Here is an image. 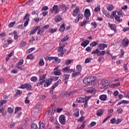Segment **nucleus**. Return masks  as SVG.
Masks as SVG:
<instances>
[{"instance_id": "f257e3e1", "label": "nucleus", "mask_w": 129, "mask_h": 129, "mask_svg": "<svg viewBox=\"0 0 129 129\" xmlns=\"http://www.w3.org/2000/svg\"><path fill=\"white\" fill-rule=\"evenodd\" d=\"M58 78L59 77H53L51 79H49L46 82H45L44 84V87H48V86L52 84V81H53V80L56 81V80H58Z\"/></svg>"}, {"instance_id": "f03ea898", "label": "nucleus", "mask_w": 129, "mask_h": 129, "mask_svg": "<svg viewBox=\"0 0 129 129\" xmlns=\"http://www.w3.org/2000/svg\"><path fill=\"white\" fill-rule=\"evenodd\" d=\"M115 16V17H114ZM110 18H112V19H113V18H115V20L117 21V22H118V23H121L122 22V19H120V17L118 15H116V11H113L112 13V14L110 16Z\"/></svg>"}, {"instance_id": "7ed1b4c3", "label": "nucleus", "mask_w": 129, "mask_h": 129, "mask_svg": "<svg viewBox=\"0 0 129 129\" xmlns=\"http://www.w3.org/2000/svg\"><path fill=\"white\" fill-rule=\"evenodd\" d=\"M48 28L49 25H46L41 28H39L37 32V35H39V36H43V35H44L43 32H45V30H47Z\"/></svg>"}, {"instance_id": "20e7f679", "label": "nucleus", "mask_w": 129, "mask_h": 129, "mask_svg": "<svg viewBox=\"0 0 129 129\" xmlns=\"http://www.w3.org/2000/svg\"><path fill=\"white\" fill-rule=\"evenodd\" d=\"M30 17V15L29 14H27L24 18L23 20L25 21L24 24V27H26L27 25H29V22L30 21V18H29Z\"/></svg>"}, {"instance_id": "39448f33", "label": "nucleus", "mask_w": 129, "mask_h": 129, "mask_svg": "<svg viewBox=\"0 0 129 129\" xmlns=\"http://www.w3.org/2000/svg\"><path fill=\"white\" fill-rule=\"evenodd\" d=\"M19 88H22V89H25V88H27V90H31L32 88V86L31 84L29 83L25 84L24 85H22Z\"/></svg>"}, {"instance_id": "423d86ee", "label": "nucleus", "mask_w": 129, "mask_h": 129, "mask_svg": "<svg viewBox=\"0 0 129 129\" xmlns=\"http://www.w3.org/2000/svg\"><path fill=\"white\" fill-rule=\"evenodd\" d=\"M59 120L61 124H65L66 117L64 115H61L59 117Z\"/></svg>"}, {"instance_id": "0eeeda50", "label": "nucleus", "mask_w": 129, "mask_h": 129, "mask_svg": "<svg viewBox=\"0 0 129 129\" xmlns=\"http://www.w3.org/2000/svg\"><path fill=\"white\" fill-rule=\"evenodd\" d=\"M129 41L127 38H124L122 41V45H123V47L125 48V47H127L128 46Z\"/></svg>"}, {"instance_id": "6e6552de", "label": "nucleus", "mask_w": 129, "mask_h": 129, "mask_svg": "<svg viewBox=\"0 0 129 129\" xmlns=\"http://www.w3.org/2000/svg\"><path fill=\"white\" fill-rule=\"evenodd\" d=\"M109 27L110 28L111 30L112 31H114V33H116L117 32V30H116V28H115V25L114 24H111L110 23H108Z\"/></svg>"}, {"instance_id": "1a4fd4ad", "label": "nucleus", "mask_w": 129, "mask_h": 129, "mask_svg": "<svg viewBox=\"0 0 129 129\" xmlns=\"http://www.w3.org/2000/svg\"><path fill=\"white\" fill-rule=\"evenodd\" d=\"M101 84L103 85L105 88H107V87H108V85H109V83H108V81L107 80L102 81Z\"/></svg>"}, {"instance_id": "9d476101", "label": "nucleus", "mask_w": 129, "mask_h": 129, "mask_svg": "<svg viewBox=\"0 0 129 129\" xmlns=\"http://www.w3.org/2000/svg\"><path fill=\"white\" fill-rule=\"evenodd\" d=\"M90 79V81H91V85H95V80H96V77H89Z\"/></svg>"}, {"instance_id": "9b49d317", "label": "nucleus", "mask_w": 129, "mask_h": 129, "mask_svg": "<svg viewBox=\"0 0 129 129\" xmlns=\"http://www.w3.org/2000/svg\"><path fill=\"white\" fill-rule=\"evenodd\" d=\"M52 11H54V14L56 15V14H58L60 12V9H58V6L54 5Z\"/></svg>"}, {"instance_id": "f8f14e48", "label": "nucleus", "mask_w": 129, "mask_h": 129, "mask_svg": "<svg viewBox=\"0 0 129 129\" xmlns=\"http://www.w3.org/2000/svg\"><path fill=\"white\" fill-rule=\"evenodd\" d=\"M79 8H76L73 12V16H74V17H76V16L79 14Z\"/></svg>"}, {"instance_id": "ddd939ff", "label": "nucleus", "mask_w": 129, "mask_h": 129, "mask_svg": "<svg viewBox=\"0 0 129 129\" xmlns=\"http://www.w3.org/2000/svg\"><path fill=\"white\" fill-rule=\"evenodd\" d=\"M24 63V60L20 59L18 63L17 64V68L18 69H21V67L20 66H22Z\"/></svg>"}, {"instance_id": "4468645a", "label": "nucleus", "mask_w": 129, "mask_h": 129, "mask_svg": "<svg viewBox=\"0 0 129 129\" xmlns=\"http://www.w3.org/2000/svg\"><path fill=\"white\" fill-rule=\"evenodd\" d=\"M40 28H41L40 26H36L31 32V33H30V35H34V34H35V33H36V32H37L38 30H39Z\"/></svg>"}, {"instance_id": "2eb2a0df", "label": "nucleus", "mask_w": 129, "mask_h": 129, "mask_svg": "<svg viewBox=\"0 0 129 129\" xmlns=\"http://www.w3.org/2000/svg\"><path fill=\"white\" fill-rule=\"evenodd\" d=\"M89 43H90L89 40H85L83 42H82L81 44V46H82V47H84V48H85V47H86V46H87V45H88Z\"/></svg>"}, {"instance_id": "dca6fc26", "label": "nucleus", "mask_w": 129, "mask_h": 129, "mask_svg": "<svg viewBox=\"0 0 129 129\" xmlns=\"http://www.w3.org/2000/svg\"><path fill=\"white\" fill-rule=\"evenodd\" d=\"M100 50H104V48H107V44H100L99 45Z\"/></svg>"}, {"instance_id": "f3484780", "label": "nucleus", "mask_w": 129, "mask_h": 129, "mask_svg": "<svg viewBox=\"0 0 129 129\" xmlns=\"http://www.w3.org/2000/svg\"><path fill=\"white\" fill-rule=\"evenodd\" d=\"M103 112H104V111L102 109H100L97 111L96 115L97 116H101L103 114Z\"/></svg>"}, {"instance_id": "a211bd4d", "label": "nucleus", "mask_w": 129, "mask_h": 129, "mask_svg": "<svg viewBox=\"0 0 129 129\" xmlns=\"http://www.w3.org/2000/svg\"><path fill=\"white\" fill-rule=\"evenodd\" d=\"M85 102L84 100V98L83 97H79L76 99V102H77V103H80L82 102Z\"/></svg>"}, {"instance_id": "6ab92c4d", "label": "nucleus", "mask_w": 129, "mask_h": 129, "mask_svg": "<svg viewBox=\"0 0 129 129\" xmlns=\"http://www.w3.org/2000/svg\"><path fill=\"white\" fill-rule=\"evenodd\" d=\"M54 21L55 23H59V22L62 21V17H60V15L56 16L54 18Z\"/></svg>"}, {"instance_id": "aec40b11", "label": "nucleus", "mask_w": 129, "mask_h": 129, "mask_svg": "<svg viewBox=\"0 0 129 129\" xmlns=\"http://www.w3.org/2000/svg\"><path fill=\"white\" fill-rule=\"evenodd\" d=\"M60 9H61V11H62L63 13H65V12H67V9L68 8H67L65 5H63L60 6Z\"/></svg>"}, {"instance_id": "412c9836", "label": "nucleus", "mask_w": 129, "mask_h": 129, "mask_svg": "<svg viewBox=\"0 0 129 129\" xmlns=\"http://www.w3.org/2000/svg\"><path fill=\"white\" fill-rule=\"evenodd\" d=\"M91 14L90 13V10H89V9H87L85 10V13L84 14V16H91Z\"/></svg>"}, {"instance_id": "4be33fe9", "label": "nucleus", "mask_w": 129, "mask_h": 129, "mask_svg": "<svg viewBox=\"0 0 129 129\" xmlns=\"http://www.w3.org/2000/svg\"><path fill=\"white\" fill-rule=\"evenodd\" d=\"M106 98H107L106 95H102L99 97V99L102 100V101H105Z\"/></svg>"}, {"instance_id": "5701e85b", "label": "nucleus", "mask_w": 129, "mask_h": 129, "mask_svg": "<svg viewBox=\"0 0 129 129\" xmlns=\"http://www.w3.org/2000/svg\"><path fill=\"white\" fill-rule=\"evenodd\" d=\"M99 53H100V50H99L98 48H97L95 50L92 51L91 54L92 55H95V54H97V56H98V54H99Z\"/></svg>"}, {"instance_id": "b1692460", "label": "nucleus", "mask_w": 129, "mask_h": 129, "mask_svg": "<svg viewBox=\"0 0 129 129\" xmlns=\"http://www.w3.org/2000/svg\"><path fill=\"white\" fill-rule=\"evenodd\" d=\"M47 74L43 75L39 77V81H45Z\"/></svg>"}, {"instance_id": "393cba45", "label": "nucleus", "mask_w": 129, "mask_h": 129, "mask_svg": "<svg viewBox=\"0 0 129 129\" xmlns=\"http://www.w3.org/2000/svg\"><path fill=\"white\" fill-rule=\"evenodd\" d=\"M48 60H49V61H51V60H54V61H55V62H57V61H58V60H59V59L58 58V57H55L54 56H51V57H49L48 58Z\"/></svg>"}, {"instance_id": "a878e982", "label": "nucleus", "mask_w": 129, "mask_h": 129, "mask_svg": "<svg viewBox=\"0 0 129 129\" xmlns=\"http://www.w3.org/2000/svg\"><path fill=\"white\" fill-rule=\"evenodd\" d=\"M86 91L88 93H91V92L94 91V89L93 87H89L86 90Z\"/></svg>"}, {"instance_id": "bb28decb", "label": "nucleus", "mask_w": 129, "mask_h": 129, "mask_svg": "<svg viewBox=\"0 0 129 129\" xmlns=\"http://www.w3.org/2000/svg\"><path fill=\"white\" fill-rule=\"evenodd\" d=\"M39 129H45V124L42 123L41 121H39Z\"/></svg>"}, {"instance_id": "cd10ccee", "label": "nucleus", "mask_w": 129, "mask_h": 129, "mask_svg": "<svg viewBox=\"0 0 129 129\" xmlns=\"http://www.w3.org/2000/svg\"><path fill=\"white\" fill-rule=\"evenodd\" d=\"M64 30H65V25H64V23H63L60 26L59 28V31L60 32H61V33H62V32H64Z\"/></svg>"}, {"instance_id": "c85d7f7f", "label": "nucleus", "mask_w": 129, "mask_h": 129, "mask_svg": "<svg viewBox=\"0 0 129 129\" xmlns=\"http://www.w3.org/2000/svg\"><path fill=\"white\" fill-rule=\"evenodd\" d=\"M119 85H120V83L119 82L111 84V87H112V88H115V87H117V86H119Z\"/></svg>"}, {"instance_id": "c756f323", "label": "nucleus", "mask_w": 129, "mask_h": 129, "mask_svg": "<svg viewBox=\"0 0 129 129\" xmlns=\"http://www.w3.org/2000/svg\"><path fill=\"white\" fill-rule=\"evenodd\" d=\"M77 72L80 73V72H81V70H82V66H81V65L80 64H78L77 66Z\"/></svg>"}, {"instance_id": "7c9ffc66", "label": "nucleus", "mask_w": 129, "mask_h": 129, "mask_svg": "<svg viewBox=\"0 0 129 129\" xmlns=\"http://www.w3.org/2000/svg\"><path fill=\"white\" fill-rule=\"evenodd\" d=\"M96 45H98V42L96 41H93L90 44V46H91V47H95Z\"/></svg>"}, {"instance_id": "2f4dec72", "label": "nucleus", "mask_w": 129, "mask_h": 129, "mask_svg": "<svg viewBox=\"0 0 129 129\" xmlns=\"http://www.w3.org/2000/svg\"><path fill=\"white\" fill-rule=\"evenodd\" d=\"M45 63L44 62V59L43 58H41L39 62V66H44Z\"/></svg>"}, {"instance_id": "473e14b6", "label": "nucleus", "mask_w": 129, "mask_h": 129, "mask_svg": "<svg viewBox=\"0 0 129 129\" xmlns=\"http://www.w3.org/2000/svg\"><path fill=\"white\" fill-rule=\"evenodd\" d=\"M8 102L7 100H3L0 102V107H2V106H3V105H4V104H5V103H7Z\"/></svg>"}, {"instance_id": "72a5a7b5", "label": "nucleus", "mask_w": 129, "mask_h": 129, "mask_svg": "<svg viewBox=\"0 0 129 129\" xmlns=\"http://www.w3.org/2000/svg\"><path fill=\"white\" fill-rule=\"evenodd\" d=\"M69 76H70V75H67V74H64L62 76L63 80H67L69 79Z\"/></svg>"}, {"instance_id": "f704fd0d", "label": "nucleus", "mask_w": 129, "mask_h": 129, "mask_svg": "<svg viewBox=\"0 0 129 129\" xmlns=\"http://www.w3.org/2000/svg\"><path fill=\"white\" fill-rule=\"evenodd\" d=\"M69 39V37H68V36L67 35L65 37L63 38L61 40V42H62V43H64V42H66V41H67Z\"/></svg>"}, {"instance_id": "c9c22d12", "label": "nucleus", "mask_w": 129, "mask_h": 129, "mask_svg": "<svg viewBox=\"0 0 129 129\" xmlns=\"http://www.w3.org/2000/svg\"><path fill=\"white\" fill-rule=\"evenodd\" d=\"M55 88H56V86L53 85L50 90V93L53 94V93H54V89H55Z\"/></svg>"}, {"instance_id": "e433bc0d", "label": "nucleus", "mask_w": 129, "mask_h": 129, "mask_svg": "<svg viewBox=\"0 0 129 129\" xmlns=\"http://www.w3.org/2000/svg\"><path fill=\"white\" fill-rule=\"evenodd\" d=\"M79 75H80V73H79V72H77L76 73H73L72 77H76V76H79Z\"/></svg>"}, {"instance_id": "4c0bfd02", "label": "nucleus", "mask_w": 129, "mask_h": 129, "mask_svg": "<svg viewBox=\"0 0 129 129\" xmlns=\"http://www.w3.org/2000/svg\"><path fill=\"white\" fill-rule=\"evenodd\" d=\"M85 126V121L83 122V124L80 126L78 127L77 129H84Z\"/></svg>"}, {"instance_id": "58836bf2", "label": "nucleus", "mask_w": 129, "mask_h": 129, "mask_svg": "<svg viewBox=\"0 0 129 129\" xmlns=\"http://www.w3.org/2000/svg\"><path fill=\"white\" fill-rule=\"evenodd\" d=\"M34 58L35 57L32 54L28 55L27 57V59H30V60H33Z\"/></svg>"}, {"instance_id": "ea45409f", "label": "nucleus", "mask_w": 129, "mask_h": 129, "mask_svg": "<svg viewBox=\"0 0 129 129\" xmlns=\"http://www.w3.org/2000/svg\"><path fill=\"white\" fill-rule=\"evenodd\" d=\"M13 34L14 35V39L15 40H18V33H17V31H14L13 32Z\"/></svg>"}, {"instance_id": "a19ab883", "label": "nucleus", "mask_w": 129, "mask_h": 129, "mask_svg": "<svg viewBox=\"0 0 129 129\" xmlns=\"http://www.w3.org/2000/svg\"><path fill=\"white\" fill-rule=\"evenodd\" d=\"M15 25H16V22L14 21L13 22H11V23H10L8 25V27L9 28H13V27H14L15 26Z\"/></svg>"}, {"instance_id": "79ce46f5", "label": "nucleus", "mask_w": 129, "mask_h": 129, "mask_svg": "<svg viewBox=\"0 0 129 129\" xmlns=\"http://www.w3.org/2000/svg\"><path fill=\"white\" fill-rule=\"evenodd\" d=\"M95 124H96V122L95 121H92L89 125H88V127H92V126H94Z\"/></svg>"}, {"instance_id": "37998d69", "label": "nucleus", "mask_w": 129, "mask_h": 129, "mask_svg": "<svg viewBox=\"0 0 129 129\" xmlns=\"http://www.w3.org/2000/svg\"><path fill=\"white\" fill-rule=\"evenodd\" d=\"M31 129H39L36 123H33L31 125Z\"/></svg>"}, {"instance_id": "c03bdc74", "label": "nucleus", "mask_w": 129, "mask_h": 129, "mask_svg": "<svg viewBox=\"0 0 129 129\" xmlns=\"http://www.w3.org/2000/svg\"><path fill=\"white\" fill-rule=\"evenodd\" d=\"M107 10L109 12H111V11H112V10H113V6L111 5H109L108 8H107Z\"/></svg>"}, {"instance_id": "a18cd8bd", "label": "nucleus", "mask_w": 129, "mask_h": 129, "mask_svg": "<svg viewBox=\"0 0 129 129\" xmlns=\"http://www.w3.org/2000/svg\"><path fill=\"white\" fill-rule=\"evenodd\" d=\"M40 82H38L37 84V86L39 87L40 85H42L45 83V81H40Z\"/></svg>"}, {"instance_id": "49530a36", "label": "nucleus", "mask_w": 129, "mask_h": 129, "mask_svg": "<svg viewBox=\"0 0 129 129\" xmlns=\"http://www.w3.org/2000/svg\"><path fill=\"white\" fill-rule=\"evenodd\" d=\"M38 79H37V78L35 76L32 77L30 79V80L31 81H33V82H36V81H37Z\"/></svg>"}, {"instance_id": "de8ad7c7", "label": "nucleus", "mask_w": 129, "mask_h": 129, "mask_svg": "<svg viewBox=\"0 0 129 129\" xmlns=\"http://www.w3.org/2000/svg\"><path fill=\"white\" fill-rule=\"evenodd\" d=\"M69 70H70V69H69V67H66L62 69V71L63 72H67L68 73H69Z\"/></svg>"}, {"instance_id": "09e8293b", "label": "nucleus", "mask_w": 129, "mask_h": 129, "mask_svg": "<svg viewBox=\"0 0 129 129\" xmlns=\"http://www.w3.org/2000/svg\"><path fill=\"white\" fill-rule=\"evenodd\" d=\"M8 111L10 114L13 113L14 112V109L12 108L11 107H9L8 108Z\"/></svg>"}, {"instance_id": "8fccbe9b", "label": "nucleus", "mask_w": 129, "mask_h": 129, "mask_svg": "<svg viewBox=\"0 0 129 129\" xmlns=\"http://www.w3.org/2000/svg\"><path fill=\"white\" fill-rule=\"evenodd\" d=\"M105 53H106V51H105V50L100 51V52H99V54H98V56L103 55L105 54Z\"/></svg>"}, {"instance_id": "3c124183", "label": "nucleus", "mask_w": 129, "mask_h": 129, "mask_svg": "<svg viewBox=\"0 0 129 129\" xmlns=\"http://www.w3.org/2000/svg\"><path fill=\"white\" fill-rule=\"evenodd\" d=\"M20 110H22V108L20 107H17L15 108V113H17V112H18V111H20Z\"/></svg>"}, {"instance_id": "603ef678", "label": "nucleus", "mask_w": 129, "mask_h": 129, "mask_svg": "<svg viewBox=\"0 0 129 129\" xmlns=\"http://www.w3.org/2000/svg\"><path fill=\"white\" fill-rule=\"evenodd\" d=\"M53 73H54V75H56V76H60V75H61V72H59V71H54V72H53Z\"/></svg>"}, {"instance_id": "864d4df0", "label": "nucleus", "mask_w": 129, "mask_h": 129, "mask_svg": "<svg viewBox=\"0 0 129 129\" xmlns=\"http://www.w3.org/2000/svg\"><path fill=\"white\" fill-rule=\"evenodd\" d=\"M73 61V60L67 59L66 61V65H69V64H71V62H72Z\"/></svg>"}, {"instance_id": "5fc2aeb1", "label": "nucleus", "mask_w": 129, "mask_h": 129, "mask_svg": "<svg viewBox=\"0 0 129 129\" xmlns=\"http://www.w3.org/2000/svg\"><path fill=\"white\" fill-rule=\"evenodd\" d=\"M92 58H87V59H86L85 61V64H87V63H89V62H90L91 60H92Z\"/></svg>"}, {"instance_id": "6e6d98bb", "label": "nucleus", "mask_w": 129, "mask_h": 129, "mask_svg": "<svg viewBox=\"0 0 129 129\" xmlns=\"http://www.w3.org/2000/svg\"><path fill=\"white\" fill-rule=\"evenodd\" d=\"M91 25H92L93 27H94V29H95L97 27V24H96V22H92Z\"/></svg>"}, {"instance_id": "4d7b16f0", "label": "nucleus", "mask_w": 129, "mask_h": 129, "mask_svg": "<svg viewBox=\"0 0 129 129\" xmlns=\"http://www.w3.org/2000/svg\"><path fill=\"white\" fill-rule=\"evenodd\" d=\"M91 98V96H86L84 98L85 102H88V100Z\"/></svg>"}, {"instance_id": "13d9d810", "label": "nucleus", "mask_w": 129, "mask_h": 129, "mask_svg": "<svg viewBox=\"0 0 129 129\" xmlns=\"http://www.w3.org/2000/svg\"><path fill=\"white\" fill-rule=\"evenodd\" d=\"M121 54L120 55L119 57L121 58V57H123V55H124V51L121 49L120 50Z\"/></svg>"}, {"instance_id": "bf43d9fd", "label": "nucleus", "mask_w": 129, "mask_h": 129, "mask_svg": "<svg viewBox=\"0 0 129 129\" xmlns=\"http://www.w3.org/2000/svg\"><path fill=\"white\" fill-rule=\"evenodd\" d=\"M83 119H85V117L82 116L81 117L79 118V119L78 120V122H79V121H83Z\"/></svg>"}, {"instance_id": "052dcab7", "label": "nucleus", "mask_w": 129, "mask_h": 129, "mask_svg": "<svg viewBox=\"0 0 129 129\" xmlns=\"http://www.w3.org/2000/svg\"><path fill=\"white\" fill-rule=\"evenodd\" d=\"M55 32H57V29H51V30L49 31V33H51V34L55 33Z\"/></svg>"}, {"instance_id": "680f3d73", "label": "nucleus", "mask_w": 129, "mask_h": 129, "mask_svg": "<svg viewBox=\"0 0 129 129\" xmlns=\"http://www.w3.org/2000/svg\"><path fill=\"white\" fill-rule=\"evenodd\" d=\"M110 122H111V123L113 124V123H115L116 122V119H115V118H112L110 120Z\"/></svg>"}, {"instance_id": "e2e57ef3", "label": "nucleus", "mask_w": 129, "mask_h": 129, "mask_svg": "<svg viewBox=\"0 0 129 129\" xmlns=\"http://www.w3.org/2000/svg\"><path fill=\"white\" fill-rule=\"evenodd\" d=\"M45 98H46V96H45V95L40 96L39 97L40 100H44V99H45Z\"/></svg>"}, {"instance_id": "0e129e2a", "label": "nucleus", "mask_w": 129, "mask_h": 129, "mask_svg": "<svg viewBox=\"0 0 129 129\" xmlns=\"http://www.w3.org/2000/svg\"><path fill=\"white\" fill-rule=\"evenodd\" d=\"M63 49V47L59 46L57 49V51H58V52H64Z\"/></svg>"}, {"instance_id": "69168bd1", "label": "nucleus", "mask_w": 129, "mask_h": 129, "mask_svg": "<svg viewBox=\"0 0 129 129\" xmlns=\"http://www.w3.org/2000/svg\"><path fill=\"white\" fill-rule=\"evenodd\" d=\"M75 116L76 117H78L79 116V110L78 111H77L75 113Z\"/></svg>"}, {"instance_id": "338daca9", "label": "nucleus", "mask_w": 129, "mask_h": 129, "mask_svg": "<svg viewBox=\"0 0 129 129\" xmlns=\"http://www.w3.org/2000/svg\"><path fill=\"white\" fill-rule=\"evenodd\" d=\"M86 24H87V21H83L81 23V27H83V26H85Z\"/></svg>"}, {"instance_id": "774afa93", "label": "nucleus", "mask_w": 129, "mask_h": 129, "mask_svg": "<svg viewBox=\"0 0 129 129\" xmlns=\"http://www.w3.org/2000/svg\"><path fill=\"white\" fill-rule=\"evenodd\" d=\"M21 93L22 92L20 90H18L17 91L16 94H15V96H17V95H19V94H21Z\"/></svg>"}]
</instances>
